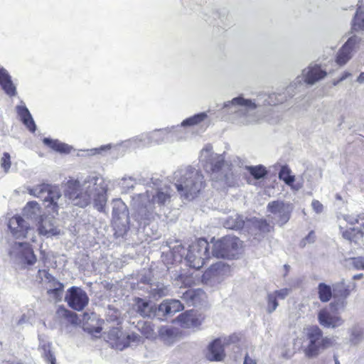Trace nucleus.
Wrapping results in <instances>:
<instances>
[{
	"mask_svg": "<svg viewBox=\"0 0 364 364\" xmlns=\"http://www.w3.org/2000/svg\"><path fill=\"white\" fill-rule=\"evenodd\" d=\"M16 110L23 124L31 132H34L36 129L35 122L27 107L24 105H18Z\"/></svg>",
	"mask_w": 364,
	"mask_h": 364,
	"instance_id": "5701e85b",
	"label": "nucleus"
},
{
	"mask_svg": "<svg viewBox=\"0 0 364 364\" xmlns=\"http://www.w3.org/2000/svg\"><path fill=\"white\" fill-rule=\"evenodd\" d=\"M65 301L72 309L81 311L88 305L90 299L81 287L73 286L67 290Z\"/></svg>",
	"mask_w": 364,
	"mask_h": 364,
	"instance_id": "6e6552de",
	"label": "nucleus"
},
{
	"mask_svg": "<svg viewBox=\"0 0 364 364\" xmlns=\"http://www.w3.org/2000/svg\"><path fill=\"white\" fill-rule=\"evenodd\" d=\"M340 230L344 239L350 242H358L364 236V225L360 228H349L344 229L340 226Z\"/></svg>",
	"mask_w": 364,
	"mask_h": 364,
	"instance_id": "412c9836",
	"label": "nucleus"
},
{
	"mask_svg": "<svg viewBox=\"0 0 364 364\" xmlns=\"http://www.w3.org/2000/svg\"><path fill=\"white\" fill-rule=\"evenodd\" d=\"M158 174L153 175V176L151 178V182H162L164 180L163 178L157 177Z\"/></svg>",
	"mask_w": 364,
	"mask_h": 364,
	"instance_id": "e2e57ef3",
	"label": "nucleus"
},
{
	"mask_svg": "<svg viewBox=\"0 0 364 364\" xmlns=\"http://www.w3.org/2000/svg\"><path fill=\"white\" fill-rule=\"evenodd\" d=\"M355 289L356 284L354 282L349 285H346L344 282L338 283L333 289V298L345 300Z\"/></svg>",
	"mask_w": 364,
	"mask_h": 364,
	"instance_id": "b1692460",
	"label": "nucleus"
},
{
	"mask_svg": "<svg viewBox=\"0 0 364 364\" xmlns=\"http://www.w3.org/2000/svg\"><path fill=\"white\" fill-rule=\"evenodd\" d=\"M98 180H104V179L100 173L95 172V173H92L89 176L88 179L86 182H93V181H97Z\"/></svg>",
	"mask_w": 364,
	"mask_h": 364,
	"instance_id": "6e6d98bb",
	"label": "nucleus"
},
{
	"mask_svg": "<svg viewBox=\"0 0 364 364\" xmlns=\"http://www.w3.org/2000/svg\"><path fill=\"white\" fill-rule=\"evenodd\" d=\"M350 75H351L350 73L345 72L338 81L333 82V85H336L338 82L343 81L344 80H346L347 77H348Z\"/></svg>",
	"mask_w": 364,
	"mask_h": 364,
	"instance_id": "052dcab7",
	"label": "nucleus"
},
{
	"mask_svg": "<svg viewBox=\"0 0 364 364\" xmlns=\"http://www.w3.org/2000/svg\"><path fill=\"white\" fill-rule=\"evenodd\" d=\"M326 76V72L317 64H310L304 69L301 76H298L285 90L283 93L260 94L255 99H247L242 95L225 102L222 109L224 112L232 113L230 120L237 125H249L260 120L255 110L262 106L276 105L293 97L295 90L302 85L303 82L312 85Z\"/></svg>",
	"mask_w": 364,
	"mask_h": 364,
	"instance_id": "f257e3e1",
	"label": "nucleus"
},
{
	"mask_svg": "<svg viewBox=\"0 0 364 364\" xmlns=\"http://www.w3.org/2000/svg\"><path fill=\"white\" fill-rule=\"evenodd\" d=\"M352 29L355 31H364V0L358 4V9L352 20Z\"/></svg>",
	"mask_w": 364,
	"mask_h": 364,
	"instance_id": "a878e982",
	"label": "nucleus"
},
{
	"mask_svg": "<svg viewBox=\"0 0 364 364\" xmlns=\"http://www.w3.org/2000/svg\"><path fill=\"white\" fill-rule=\"evenodd\" d=\"M112 226L115 230L116 233H117L119 235H123L124 234H126L129 229L128 220L127 221L126 224H122V225H120L119 218H118L113 219Z\"/></svg>",
	"mask_w": 364,
	"mask_h": 364,
	"instance_id": "a19ab883",
	"label": "nucleus"
},
{
	"mask_svg": "<svg viewBox=\"0 0 364 364\" xmlns=\"http://www.w3.org/2000/svg\"><path fill=\"white\" fill-rule=\"evenodd\" d=\"M102 327L97 326L92 328L89 329V332L90 333H100L102 331Z\"/></svg>",
	"mask_w": 364,
	"mask_h": 364,
	"instance_id": "680f3d73",
	"label": "nucleus"
},
{
	"mask_svg": "<svg viewBox=\"0 0 364 364\" xmlns=\"http://www.w3.org/2000/svg\"><path fill=\"white\" fill-rule=\"evenodd\" d=\"M8 227L12 235L17 239L26 237L30 228L28 224L18 215H16L9 220Z\"/></svg>",
	"mask_w": 364,
	"mask_h": 364,
	"instance_id": "f8f14e48",
	"label": "nucleus"
},
{
	"mask_svg": "<svg viewBox=\"0 0 364 364\" xmlns=\"http://www.w3.org/2000/svg\"><path fill=\"white\" fill-rule=\"evenodd\" d=\"M267 311L269 314L272 313L274 311L276 310V309L277 308V306L279 305L278 301H277V298L275 294H273L272 292L268 294L267 297Z\"/></svg>",
	"mask_w": 364,
	"mask_h": 364,
	"instance_id": "79ce46f5",
	"label": "nucleus"
},
{
	"mask_svg": "<svg viewBox=\"0 0 364 364\" xmlns=\"http://www.w3.org/2000/svg\"><path fill=\"white\" fill-rule=\"evenodd\" d=\"M243 364H257V362L255 360L251 358L248 354H246L244 358V363Z\"/></svg>",
	"mask_w": 364,
	"mask_h": 364,
	"instance_id": "bf43d9fd",
	"label": "nucleus"
},
{
	"mask_svg": "<svg viewBox=\"0 0 364 364\" xmlns=\"http://www.w3.org/2000/svg\"><path fill=\"white\" fill-rule=\"evenodd\" d=\"M175 184L181 197L188 200L196 198L198 196L201 188L198 187V183H184L185 186H183V183Z\"/></svg>",
	"mask_w": 364,
	"mask_h": 364,
	"instance_id": "a211bd4d",
	"label": "nucleus"
},
{
	"mask_svg": "<svg viewBox=\"0 0 364 364\" xmlns=\"http://www.w3.org/2000/svg\"><path fill=\"white\" fill-rule=\"evenodd\" d=\"M245 169L249 171L255 180L264 179L268 173L271 171L269 169L267 170V168L262 164L246 166Z\"/></svg>",
	"mask_w": 364,
	"mask_h": 364,
	"instance_id": "473e14b6",
	"label": "nucleus"
},
{
	"mask_svg": "<svg viewBox=\"0 0 364 364\" xmlns=\"http://www.w3.org/2000/svg\"><path fill=\"white\" fill-rule=\"evenodd\" d=\"M159 333L161 336L167 335L171 336L173 334V330L168 328H164L159 331Z\"/></svg>",
	"mask_w": 364,
	"mask_h": 364,
	"instance_id": "13d9d810",
	"label": "nucleus"
},
{
	"mask_svg": "<svg viewBox=\"0 0 364 364\" xmlns=\"http://www.w3.org/2000/svg\"><path fill=\"white\" fill-rule=\"evenodd\" d=\"M292 205L281 200H274L268 203L267 210L269 213L277 215V223L280 226L286 224L290 219Z\"/></svg>",
	"mask_w": 364,
	"mask_h": 364,
	"instance_id": "9b49d317",
	"label": "nucleus"
},
{
	"mask_svg": "<svg viewBox=\"0 0 364 364\" xmlns=\"http://www.w3.org/2000/svg\"><path fill=\"white\" fill-rule=\"evenodd\" d=\"M18 246L22 247L21 255L25 263L28 265H33L36 262L37 259L31 245L26 242H19Z\"/></svg>",
	"mask_w": 364,
	"mask_h": 364,
	"instance_id": "c756f323",
	"label": "nucleus"
},
{
	"mask_svg": "<svg viewBox=\"0 0 364 364\" xmlns=\"http://www.w3.org/2000/svg\"><path fill=\"white\" fill-rule=\"evenodd\" d=\"M152 145L150 138V132L144 133L128 140L122 141L121 144L115 146L116 148L120 147L126 149H136L139 147H146Z\"/></svg>",
	"mask_w": 364,
	"mask_h": 364,
	"instance_id": "2eb2a0df",
	"label": "nucleus"
},
{
	"mask_svg": "<svg viewBox=\"0 0 364 364\" xmlns=\"http://www.w3.org/2000/svg\"><path fill=\"white\" fill-rule=\"evenodd\" d=\"M306 338L309 344L304 349V353L308 358L316 357L321 350H326L334 344V340L323 336L322 330L318 326H311L307 328Z\"/></svg>",
	"mask_w": 364,
	"mask_h": 364,
	"instance_id": "7ed1b4c3",
	"label": "nucleus"
},
{
	"mask_svg": "<svg viewBox=\"0 0 364 364\" xmlns=\"http://www.w3.org/2000/svg\"><path fill=\"white\" fill-rule=\"evenodd\" d=\"M313 209L316 213H321L323 210V205L317 200H314L311 203Z\"/></svg>",
	"mask_w": 364,
	"mask_h": 364,
	"instance_id": "5fc2aeb1",
	"label": "nucleus"
},
{
	"mask_svg": "<svg viewBox=\"0 0 364 364\" xmlns=\"http://www.w3.org/2000/svg\"><path fill=\"white\" fill-rule=\"evenodd\" d=\"M225 357L224 346L220 338L213 340L208 346L206 358L209 361H222Z\"/></svg>",
	"mask_w": 364,
	"mask_h": 364,
	"instance_id": "f3484780",
	"label": "nucleus"
},
{
	"mask_svg": "<svg viewBox=\"0 0 364 364\" xmlns=\"http://www.w3.org/2000/svg\"><path fill=\"white\" fill-rule=\"evenodd\" d=\"M253 225L255 229L263 233L269 232L274 230L273 225L264 218L255 219Z\"/></svg>",
	"mask_w": 364,
	"mask_h": 364,
	"instance_id": "4c0bfd02",
	"label": "nucleus"
},
{
	"mask_svg": "<svg viewBox=\"0 0 364 364\" xmlns=\"http://www.w3.org/2000/svg\"><path fill=\"white\" fill-rule=\"evenodd\" d=\"M136 328L146 338L154 339L156 338L154 325L151 322L144 321H138Z\"/></svg>",
	"mask_w": 364,
	"mask_h": 364,
	"instance_id": "72a5a7b5",
	"label": "nucleus"
},
{
	"mask_svg": "<svg viewBox=\"0 0 364 364\" xmlns=\"http://www.w3.org/2000/svg\"><path fill=\"white\" fill-rule=\"evenodd\" d=\"M37 205H38V204H37V203H36V202H28V203H27V205H28V206H30V207H31V208H33V207L36 206Z\"/></svg>",
	"mask_w": 364,
	"mask_h": 364,
	"instance_id": "338daca9",
	"label": "nucleus"
},
{
	"mask_svg": "<svg viewBox=\"0 0 364 364\" xmlns=\"http://www.w3.org/2000/svg\"><path fill=\"white\" fill-rule=\"evenodd\" d=\"M29 193L43 202L48 203L46 205L47 208H50L53 213H58V205L57 200L60 197V192L55 186L50 183H38L35 188L30 189Z\"/></svg>",
	"mask_w": 364,
	"mask_h": 364,
	"instance_id": "423d86ee",
	"label": "nucleus"
},
{
	"mask_svg": "<svg viewBox=\"0 0 364 364\" xmlns=\"http://www.w3.org/2000/svg\"><path fill=\"white\" fill-rule=\"evenodd\" d=\"M134 301L136 306V311L141 316L149 317L155 313L156 309L151 306L149 301L139 297H136Z\"/></svg>",
	"mask_w": 364,
	"mask_h": 364,
	"instance_id": "aec40b11",
	"label": "nucleus"
},
{
	"mask_svg": "<svg viewBox=\"0 0 364 364\" xmlns=\"http://www.w3.org/2000/svg\"><path fill=\"white\" fill-rule=\"evenodd\" d=\"M71 324L76 325L78 323L79 318L77 314L70 310H68V314L66 315L65 319Z\"/></svg>",
	"mask_w": 364,
	"mask_h": 364,
	"instance_id": "09e8293b",
	"label": "nucleus"
},
{
	"mask_svg": "<svg viewBox=\"0 0 364 364\" xmlns=\"http://www.w3.org/2000/svg\"><path fill=\"white\" fill-rule=\"evenodd\" d=\"M245 220L240 216L230 217L225 221V227L232 230H242L245 226Z\"/></svg>",
	"mask_w": 364,
	"mask_h": 364,
	"instance_id": "e433bc0d",
	"label": "nucleus"
},
{
	"mask_svg": "<svg viewBox=\"0 0 364 364\" xmlns=\"http://www.w3.org/2000/svg\"><path fill=\"white\" fill-rule=\"evenodd\" d=\"M362 41L361 38L353 36L348 39V41L346 42V43L343 46H348L347 50L350 52V53H353L355 52L358 48L359 46Z\"/></svg>",
	"mask_w": 364,
	"mask_h": 364,
	"instance_id": "ea45409f",
	"label": "nucleus"
},
{
	"mask_svg": "<svg viewBox=\"0 0 364 364\" xmlns=\"http://www.w3.org/2000/svg\"><path fill=\"white\" fill-rule=\"evenodd\" d=\"M200 161L212 180H229L232 174L230 166L225 161L223 154H216L213 146L207 144L200 151Z\"/></svg>",
	"mask_w": 364,
	"mask_h": 364,
	"instance_id": "f03ea898",
	"label": "nucleus"
},
{
	"mask_svg": "<svg viewBox=\"0 0 364 364\" xmlns=\"http://www.w3.org/2000/svg\"><path fill=\"white\" fill-rule=\"evenodd\" d=\"M352 264L356 269H364V257L352 258Z\"/></svg>",
	"mask_w": 364,
	"mask_h": 364,
	"instance_id": "8fccbe9b",
	"label": "nucleus"
},
{
	"mask_svg": "<svg viewBox=\"0 0 364 364\" xmlns=\"http://www.w3.org/2000/svg\"><path fill=\"white\" fill-rule=\"evenodd\" d=\"M43 353L42 356H43V359L46 362H48L50 364H56L55 357L53 355V353L51 352V350L50 349V346L44 345L43 346Z\"/></svg>",
	"mask_w": 364,
	"mask_h": 364,
	"instance_id": "c03bdc74",
	"label": "nucleus"
},
{
	"mask_svg": "<svg viewBox=\"0 0 364 364\" xmlns=\"http://www.w3.org/2000/svg\"><path fill=\"white\" fill-rule=\"evenodd\" d=\"M68 310L64 306H59L56 310V316L59 319H65L66 315L68 314Z\"/></svg>",
	"mask_w": 364,
	"mask_h": 364,
	"instance_id": "3c124183",
	"label": "nucleus"
},
{
	"mask_svg": "<svg viewBox=\"0 0 364 364\" xmlns=\"http://www.w3.org/2000/svg\"><path fill=\"white\" fill-rule=\"evenodd\" d=\"M172 196V190L169 186H164L163 188L157 189L155 194L148 203L139 209V214L143 217H146L149 214L154 212L155 205L157 204L161 207L169 203Z\"/></svg>",
	"mask_w": 364,
	"mask_h": 364,
	"instance_id": "0eeeda50",
	"label": "nucleus"
},
{
	"mask_svg": "<svg viewBox=\"0 0 364 364\" xmlns=\"http://www.w3.org/2000/svg\"><path fill=\"white\" fill-rule=\"evenodd\" d=\"M203 176L201 171L192 166H182L177 168L168 181L176 182H202Z\"/></svg>",
	"mask_w": 364,
	"mask_h": 364,
	"instance_id": "9d476101",
	"label": "nucleus"
},
{
	"mask_svg": "<svg viewBox=\"0 0 364 364\" xmlns=\"http://www.w3.org/2000/svg\"><path fill=\"white\" fill-rule=\"evenodd\" d=\"M95 189L96 191V193H95L93 196L95 206L97 209V210H99L100 212H102L105 210V205L107 203V189L105 187H100V188L95 187Z\"/></svg>",
	"mask_w": 364,
	"mask_h": 364,
	"instance_id": "c85d7f7f",
	"label": "nucleus"
},
{
	"mask_svg": "<svg viewBox=\"0 0 364 364\" xmlns=\"http://www.w3.org/2000/svg\"><path fill=\"white\" fill-rule=\"evenodd\" d=\"M363 277V274H355L353 277V279H362Z\"/></svg>",
	"mask_w": 364,
	"mask_h": 364,
	"instance_id": "69168bd1",
	"label": "nucleus"
},
{
	"mask_svg": "<svg viewBox=\"0 0 364 364\" xmlns=\"http://www.w3.org/2000/svg\"><path fill=\"white\" fill-rule=\"evenodd\" d=\"M318 296L323 303L328 302L333 297V289L326 283H319L317 287Z\"/></svg>",
	"mask_w": 364,
	"mask_h": 364,
	"instance_id": "7c9ffc66",
	"label": "nucleus"
},
{
	"mask_svg": "<svg viewBox=\"0 0 364 364\" xmlns=\"http://www.w3.org/2000/svg\"><path fill=\"white\" fill-rule=\"evenodd\" d=\"M0 85L8 95L14 96L16 95V87L7 71L4 68H0Z\"/></svg>",
	"mask_w": 364,
	"mask_h": 364,
	"instance_id": "bb28decb",
	"label": "nucleus"
},
{
	"mask_svg": "<svg viewBox=\"0 0 364 364\" xmlns=\"http://www.w3.org/2000/svg\"><path fill=\"white\" fill-rule=\"evenodd\" d=\"M209 243L205 238H199L189 246L186 260L193 269H200L210 259Z\"/></svg>",
	"mask_w": 364,
	"mask_h": 364,
	"instance_id": "39448f33",
	"label": "nucleus"
},
{
	"mask_svg": "<svg viewBox=\"0 0 364 364\" xmlns=\"http://www.w3.org/2000/svg\"><path fill=\"white\" fill-rule=\"evenodd\" d=\"M139 340H140V337L136 333H133L132 334L127 335V343L124 344V347L129 346L130 343H132V342H139Z\"/></svg>",
	"mask_w": 364,
	"mask_h": 364,
	"instance_id": "864d4df0",
	"label": "nucleus"
},
{
	"mask_svg": "<svg viewBox=\"0 0 364 364\" xmlns=\"http://www.w3.org/2000/svg\"><path fill=\"white\" fill-rule=\"evenodd\" d=\"M205 292L200 289H188L182 296V299L187 303H191L195 305L196 303L200 302L204 296Z\"/></svg>",
	"mask_w": 364,
	"mask_h": 364,
	"instance_id": "2f4dec72",
	"label": "nucleus"
},
{
	"mask_svg": "<svg viewBox=\"0 0 364 364\" xmlns=\"http://www.w3.org/2000/svg\"><path fill=\"white\" fill-rule=\"evenodd\" d=\"M38 230L40 235L47 237L60 234V230L55 225V220L53 217L42 216L38 225Z\"/></svg>",
	"mask_w": 364,
	"mask_h": 364,
	"instance_id": "ddd939ff",
	"label": "nucleus"
},
{
	"mask_svg": "<svg viewBox=\"0 0 364 364\" xmlns=\"http://www.w3.org/2000/svg\"><path fill=\"white\" fill-rule=\"evenodd\" d=\"M269 171H272L274 173L279 171V178L284 182H294L295 181V176L287 165L276 164L269 166Z\"/></svg>",
	"mask_w": 364,
	"mask_h": 364,
	"instance_id": "4be33fe9",
	"label": "nucleus"
},
{
	"mask_svg": "<svg viewBox=\"0 0 364 364\" xmlns=\"http://www.w3.org/2000/svg\"><path fill=\"white\" fill-rule=\"evenodd\" d=\"M80 183H70L69 189L72 190V192L69 193L70 198H77L81 196V193H77V191L80 188Z\"/></svg>",
	"mask_w": 364,
	"mask_h": 364,
	"instance_id": "de8ad7c7",
	"label": "nucleus"
},
{
	"mask_svg": "<svg viewBox=\"0 0 364 364\" xmlns=\"http://www.w3.org/2000/svg\"><path fill=\"white\" fill-rule=\"evenodd\" d=\"M357 82L360 84L364 83V72L361 73L357 78Z\"/></svg>",
	"mask_w": 364,
	"mask_h": 364,
	"instance_id": "0e129e2a",
	"label": "nucleus"
},
{
	"mask_svg": "<svg viewBox=\"0 0 364 364\" xmlns=\"http://www.w3.org/2000/svg\"><path fill=\"white\" fill-rule=\"evenodd\" d=\"M335 364H340L339 361L337 359H336L335 360Z\"/></svg>",
	"mask_w": 364,
	"mask_h": 364,
	"instance_id": "774afa93",
	"label": "nucleus"
},
{
	"mask_svg": "<svg viewBox=\"0 0 364 364\" xmlns=\"http://www.w3.org/2000/svg\"><path fill=\"white\" fill-rule=\"evenodd\" d=\"M318 320L319 323L325 328H335L343 323V320L340 316L338 314L332 315L326 308L319 311Z\"/></svg>",
	"mask_w": 364,
	"mask_h": 364,
	"instance_id": "4468645a",
	"label": "nucleus"
},
{
	"mask_svg": "<svg viewBox=\"0 0 364 364\" xmlns=\"http://www.w3.org/2000/svg\"><path fill=\"white\" fill-rule=\"evenodd\" d=\"M290 290L287 288L282 289L279 290H276L273 291V294H275L277 299H284L287 295L289 294Z\"/></svg>",
	"mask_w": 364,
	"mask_h": 364,
	"instance_id": "603ef678",
	"label": "nucleus"
},
{
	"mask_svg": "<svg viewBox=\"0 0 364 364\" xmlns=\"http://www.w3.org/2000/svg\"><path fill=\"white\" fill-rule=\"evenodd\" d=\"M347 46H343L337 53L336 62L340 66L346 64L353 56V54L347 50Z\"/></svg>",
	"mask_w": 364,
	"mask_h": 364,
	"instance_id": "c9c22d12",
	"label": "nucleus"
},
{
	"mask_svg": "<svg viewBox=\"0 0 364 364\" xmlns=\"http://www.w3.org/2000/svg\"><path fill=\"white\" fill-rule=\"evenodd\" d=\"M0 165L5 173L9 171L11 166V156L9 153L4 152L3 154V156L0 159Z\"/></svg>",
	"mask_w": 364,
	"mask_h": 364,
	"instance_id": "a18cd8bd",
	"label": "nucleus"
},
{
	"mask_svg": "<svg viewBox=\"0 0 364 364\" xmlns=\"http://www.w3.org/2000/svg\"><path fill=\"white\" fill-rule=\"evenodd\" d=\"M203 123H205L206 127L209 124L208 112H204L196 114L191 117L186 119L181 122V125L178 126L181 127V132L183 134L182 132V127L199 125Z\"/></svg>",
	"mask_w": 364,
	"mask_h": 364,
	"instance_id": "393cba45",
	"label": "nucleus"
},
{
	"mask_svg": "<svg viewBox=\"0 0 364 364\" xmlns=\"http://www.w3.org/2000/svg\"><path fill=\"white\" fill-rule=\"evenodd\" d=\"M178 319L181 324L187 327L196 324L192 311H186L185 313L180 314Z\"/></svg>",
	"mask_w": 364,
	"mask_h": 364,
	"instance_id": "58836bf2",
	"label": "nucleus"
},
{
	"mask_svg": "<svg viewBox=\"0 0 364 364\" xmlns=\"http://www.w3.org/2000/svg\"><path fill=\"white\" fill-rule=\"evenodd\" d=\"M122 181H140L141 180V178H138V176H136V175H124L122 179Z\"/></svg>",
	"mask_w": 364,
	"mask_h": 364,
	"instance_id": "4d7b16f0",
	"label": "nucleus"
},
{
	"mask_svg": "<svg viewBox=\"0 0 364 364\" xmlns=\"http://www.w3.org/2000/svg\"><path fill=\"white\" fill-rule=\"evenodd\" d=\"M158 309L164 316H166L182 311L183 305L179 300H165L159 304Z\"/></svg>",
	"mask_w": 364,
	"mask_h": 364,
	"instance_id": "6ab92c4d",
	"label": "nucleus"
},
{
	"mask_svg": "<svg viewBox=\"0 0 364 364\" xmlns=\"http://www.w3.org/2000/svg\"><path fill=\"white\" fill-rule=\"evenodd\" d=\"M112 147V144H109L107 145H102L98 148H94L87 149V151L89 156H95V155H105V154L109 151Z\"/></svg>",
	"mask_w": 364,
	"mask_h": 364,
	"instance_id": "37998d69",
	"label": "nucleus"
},
{
	"mask_svg": "<svg viewBox=\"0 0 364 364\" xmlns=\"http://www.w3.org/2000/svg\"><path fill=\"white\" fill-rule=\"evenodd\" d=\"M47 290V294L55 302L61 301L64 289V285L61 282H55Z\"/></svg>",
	"mask_w": 364,
	"mask_h": 364,
	"instance_id": "f704fd0d",
	"label": "nucleus"
},
{
	"mask_svg": "<svg viewBox=\"0 0 364 364\" xmlns=\"http://www.w3.org/2000/svg\"><path fill=\"white\" fill-rule=\"evenodd\" d=\"M184 134L181 132V127L173 126L150 132V138L153 144L171 143L183 139Z\"/></svg>",
	"mask_w": 364,
	"mask_h": 364,
	"instance_id": "1a4fd4ad",
	"label": "nucleus"
},
{
	"mask_svg": "<svg viewBox=\"0 0 364 364\" xmlns=\"http://www.w3.org/2000/svg\"><path fill=\"white\" fill-rule=\"evenodd\" d=\"M43 143L49 146L55 151L60 154H69L73 150V147L65 143L61 142L58 139H51L50 138H44Z\"/></svg>",
	"mask_w": 364,
	"mask_h": 364,
	"instance_id": "cd10ccee",
	"label": "nucleus"
},
{
	"mask_svg": "<svg viewBox=\"0 0 364 364\" xmlns=\"http://www.w3.org/2000/svg\"><path fill=\"white\" fill-rule=\"evenodd\" d=\"M39 276L43 274L46 279V282L50 284V287L55 284V282H60L52 274H50L47 269H39L38 272Z\"/></svg>",
	"mask_w": 364,
	"mask_h": 364,
	"instance_id": "49530a36",
	"label": "nucleus"
},
{
	"mask_svg": "<svg viewBox=\"0 0 364 364\" xmlns=\"http://www.w3.org/2000/svg\"><path fill=\"white\" fill-rule=\"evenodd\" d=\"M230 266L222 262H216L212 264L205 271L202 276V281L207 283L209 280L224 276L229 273Z\"/></svg>",
	"mask_w": 364,
	"mask_h": 364,
	"instance_id": "dca6fc26",
	"label": "nucleus"
},
{
	"mask_svg": "<svg viewBox=\"0 0 364 364\" xmlns=\"http://www.w3.org/2000/svg\"><path fill=\"white\" fill-rule=\"evenodd\" d=\"M242 247V242L238 237L226 235L213 243L212 254L217 258L233 259L240 255Z\"/></svg>",
	"mask_w": 364,
	"mask_h": 364,
	"instance_id": "20e7f679",
	"label": "nucleus"
}]
</instances>
